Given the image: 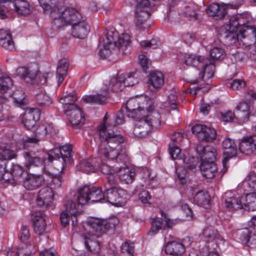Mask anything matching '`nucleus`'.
Returning a JSON list of instances; mask_svg holds the SVG:
<instances>
[{"instance_id":"obj_9","label":"nucleus","mask_w":256,"mask_h":256,"mask_svg":"<svg viewBox=\"0 0 256 256\" xmlns=\"http://www.w3.org/2000/svg\"><path fill=\"white\" fill-rule=\"evenodd\" d=\"M148 9V8L136 7L134 22L137 28L144 30L150 26Z\"/></svg>"},{"instance_id":"obj_47","label":"nucleus","mask_w":256,"mask_h":256,"mask_svg":"<svg viewBox=\"0 0 256 256\" xmlns=\"http://www.w3.org/2000/svg\"><path fill=\"white\" fill-rule=\"evenodd\" d=\"M114 42L116 43V48L119 50H122L123 52L128 46L130 42V36L127 34H122L121 36H119L116 38L114 39Z\"/></svg>"},{"instance_id":"obj_39","label":"nucleus","mask_w":256,"mask_h":256,"mask_svg":"<svg viewBox=\"0 0 256 256\" xmlns=\"http://www.w3.org/2000/svg\"><path fill=\"white\" fill-rule=\"evenodd\" d=\"M236 112L238 120L240 122H245L249 118L250 108L246 102H240L236 107Z\"/></svg>"},{"instance_id":"obj_64","label":"nucleus","mask_w":256,"mask_h":256,"mask_svg":"<svg viewBox=\"0 0 256 256\" xmlns=\"http://www.w3.org/2000/svg\"><path fill=\"white\" fill-rule=\"evenodd\" d=\"M178 103L177 92L176 91L172 92L168 95L166 104H168L172 110H176Z\"/></svg>"},{"instance_id":"obj_38","label":"nucleus","mask_w":256,"mask_h":256,"mask_svg":"<svg viewBox=\"0 0 256 256\" xmlns=\"http://www.w3.org/2000/svg\"><path fill=\"white\" fill-rule=\"evenodd\" d=\"M242 202H243L244 208L248 211L256 210V192H251L242 196Z\"/></svg>"},{"instance_id":"obj_46","label":"nucleus","mask_w":256,"mask_h":256,"mask_svg":"<svg viewBox=\"0 0 256 256\" xmlns=\"http://www.w3.org/2000/svg\"><path fill=\"white\" fill-rule=\"evenodd\" d=\"M142 182H141L142 186L148 188H154L158 184L156 178L154 176L151 177L148 170L144 172V176L142 177Z\"/></svg>"},{"instance_id":"obj_52","label":"nucleus","mask_w":256,"mask_h":256,"mask_svg":"<svg viewBox=\"0 0 256 256\" xmlns=\"http://www.w3.org/2000/svg\"><path fill=\"white\" fill-rule=\"evenodd\" d=\"M216 132L214 128L208 127L206 126L203 130V133H200V139L206 142H212L216 139Z\"/></svg>"},{"instance_id":"obj_29","label":"nucleus","mask_w":256,"mask_h":256,"mask_svg":"<svg viewBox=\"0 0 256 256\" xmlns=\"http://www.w3.org/2000/svg\"><path fill=\"white\" fill-rule=\"evenodd\" d=\"M32 221L34 232L38 234H42L46 228V220L40 212H36L32 215Z\"/></svg>"},{"instance_id":"obj_16","label":"nucleus","mask_w":256,"mask_h":256,"mask_svg":"<svg viewBox=\"0 0 256 256\" xmlns=\"http://www.w3.org/2000/svg\"><path fill=\"white\" fill-rule=\"evenodd\" d=\"M20 239L24 244L20 250H23L26 252H35L36 249L33 242L32 238L30 236L29 229L26 226L22 227Z\"/></svg>"},{"instance_id":"obj_28","label":"nucleus","mask_w":256,"mask_h":256,"mask_svg":"<svg viewBox=\"0 0 256 256\" xmlns=\"http://www.w3.org/2000/svg\"><path fill=\"white\" fill-rule=\"evenodd\" d=\"M208 59L202 56L192 54L185 56L184 62L188 66L204 68V64H208Z\"/></svg>"},{"instance_id":"obj_45","label":"nucleus","mask_w":256,"mask_h":256,"mask_svg":"<svg viewBox=\"0 0 256 256\" xmlns=\"http://www.w3.org/2000/svg\"><path fill=\"white\" fill-rule=\"evenodd\" d=\"M13 6L15 11L20 14L26 15L30 12V5L28 2L24 0H14Z\"/></svg>"},{"instance_id":"obj_32","label":"nucleus","mask_w":256,"mask_h":256,"mask_svg":"<svg viewBox=\"0 0 256 256\" xmlns=\"http://www.w3.org/2000/svg\"><path fill=\"white\" fill-rule=\"evenodd\" d=\"M220 34L221 38L227 45H232L238 40H240L242 42L243 38L240 36L241 34L236 30L235 32L232 30L226 31L222 32Z\"/></svg>"},{"instance_id":"obj_42","label":"nucleus","mask_w":256,"mask_h":256,"mask_svg":"<svg viewBox=\"0 0 256 256\" xmlns=\"http://www.w3.org/2000/svg\"><path fill=\"white\" fill-rule=\"evenodd\" d=\"M68 66V63L66 59H62L59 61L56 70V76L58 86L63 82L64 76L66 74Z\"/></svg>"},{"instance_id":"obj_49","label":"nucleus","mask_w":256,"mask_h":256,"mask_svg":"<svg viewBox=\"0 0 256 256\" xmlns=\"http://www.w3.org/2000/svg\"><path fill=\"white\" fill-rule=\"evenodd\" d=\"M226 206L230 210H236L244 208L242 196L240 198L236 197H230L226 199Z\"/></svg>"},{"instance_id":"obj_21","label":"nucleus","mask_w":256,"mask_h":256,"mask_svg":"<svg viewBox=\"0 0 256 256\" xmlns=\"http://www.w3.org/2000/svg\"><path fill=\"white\" fill-rule=\"evenodd\" d=\"M84 230L86 234L90 236L98 238L102 234V228L100 223V219L92 218L90 220L86 226Z\"/></svg>"},{"instance_id":"obj_1","label":"nucleus","mask_w":256,"mask_h":256,"mask_svg":"<svg viewBox=\"0 0 256 256\" xmlns=\"http://www.w3.org/2000/svg\"><path fill=\"white\" fill-rule=\"evenodd\" d=\"M108 118L106 115L103 118V124L98 128L100 142L98 146V153L110 160L116 158L124 161L126 159L125 148L122 144L124 138L116 132V127L113 126V122H106Z\"/></svg>"},{"instance_id":"obj_37","label":"nucleus","mask_w":256,"mask_h":256,"mask_svg":"<svg viewBox=\"0 0 256 256\" xmlns=\"http://www.w3.org/2000/svg\"><path fill=\"white\" fill-rule=\"evenodd\" d=\"M108 98V93L103 88L102 93H98L96 94L85 96L82 100L86 103H92L102 104Z\"/></svg>"},{"instance_id":"obj_4","label":"nucleus","mask_w":256,"mask_h":256,"mask_svg":"<svg viewBox=\"0 0 256 256\" xmlns=\"http://www.w3.org/2000/svg\"><path fill=\"white\" fill-rule=\"evenodd\" d=\"M77 200L80 205L88 203L104 202V192L99 187L84 185L78 190Z\"/></svg>"},{"instance_id":"obj_43","label":"nucleus","mask_w":256,"mask_h":256,"mask_svg":"<svg viewBox=\"0 0 256 256\" xmlns=\"http://www.w3.org/2000/svg\"><path fill=\"white\" fill-rule=\"evenodd\" d=\"M0 159L4 160L5 162L16 158L17 156L16 152L12 150L8 144H0Z\"/></svg>"},{"instance_id":"obj_60","label":"nucleus","mask_w":256,"mask_h":256,"mask_svg":"<svg viewBox=\"0 0 256 256\" xmlns=\"http://www.w3.org/2000/svg\"><path fill=\"white\" fill-rule=\"evenodd\" d=\"M36 100L38 104L41 107H46L52 103L50 98L44 94H37Z\"/></svg>"},{"instance_id":"obj_63","label":"nucleus","mask_w":256,"mask_h":256,"mask_svg":"<svg viewBox=\"0 0 256 256\" xmlns=\"http://www.w3.org/2000/svg\"><path fill=\"white\" fill-rule=\"evenodd\" d=\"M117 185L116 180L112 174L107 176L106 181L104 183V190H108L110 189L120 188L117 186Z\"/></svg>"},{"instance_id":"obj_6","label":"nucleus","mask_w":256,"mask_h":256,"mask_svg":"<svg viewBox=\"0 0 256 256\" xmlns=\"http://www.w3.org/2000/svg\"><path fill=\"white\" fill-rule=\"evenodd\" d=\"M125 154L126 157V160L123 161L116 158V160H112L108 159V158L104 157L103 156H100L101 158H106L108 161L114 162L119 166H116L117 170L116 172L118 173L120 181L126 184H131L135 178V172L132 171L126 166V163L128 162V157L125 151Z\"/></svg>"},{"instance_id":"obj_14","label":"nucleus","mask_w":256,"mask_h":256,"mask_svg":"<svg viewBox=\"0 0 256 256\" xmlns=\"http://www.w3.org/2000/svg\"><path fill=\"white\" fill-rule=\"evenodd\" d=\"M72 108L66 109L65 114L74 127L79 128L84 122V118L82 110L78 106H72Z\"/></svg>"},{"instance_id":"obj_57","label":"nucleus","mask_w":256,"mask_h":256,"mask_svg":"<svg viewBox=\"0 0 256 256\" xmlns=\"http://www.w3.org/2000/svg\"><path fill=\"white\" fill-rule=\"evenodd\" d=\"M100 223L102 228V233L105 230L113 229L118 224V220L116 218H112L106 220H101Z\"/></svg>"},{"instance_id":"obj_50","label":"nucleus","mask_w":256,"mask_h":256,"mask_svg":"<svg viewBox=\"0 0 256 256\" xmlns=\"http://www.w3.org/2000/svg\"><path fill=\"white\" fill-rule=\"evenodd\" d=\"M121 80H123V84L126 86H133L138 84L140 80L138 74L136 72H130L126 74V76L122 75Z\"/></svg>"},{"instance_id":"obj_62","label":"nucleus","mask_w":256,"mask_h":256,"mask_svg":"<svg viewBox=\"0 0 256 256\" xmlns=\"http://www.w3.org/2000/svg\"><path fill=\"white\" fill-rule=\"evenodd\" d=\"M181 160L185 164L186 167L192 170L196 169L198 164V159L194 156L185 158Z\"/></svg>"},{"instance_id":"obj_20","label":"nucleus","mask_w":256,"mask_h":256,"mask_svg":"<svg viewBox=\"0 0 256 256\" xmlns=\"http://www.w3.org/2000/svg\"><path fill=\"white\" fill-rule=\"evenodd\" d=\"M222 146L224 149V158L222 160V164L224 166L226 167L228 159L236 156V146L234 140L226 138L223 140Z\"/></svg>"},{"instance_id":"obj_33","label":"nucleus","mask_w":256,"mask_h":256,"mask_svg":"<svg viewBox=\"0 0 256 256\" xmlns=\"http://www.w3.org/2000/svg\"><path fill=\"white\" fill-rule=\"evenodd\" d=\"M122 75L118 78L112 77L110 81L104 84V88L108 93V90H112L116 92H120L124 88L125 85L123 84V80H121Z\"/></svg>"},{"instance_id":"obj_19","label":"nucleus","mask_w":256,"mask_h":256,"mask_svg":"<svg viewBox=\"0 0 256 256\" xmlns=\"http://www.w3.org/2000/svg\"><path fill=\"white\" fill-rule=\"evenodd\" d=\"M60 10L61 16L66 20L67 24L72 26L83 20L80 13L74 8H66Z\"/></svg>"},{"instance_id":"obj_36","label":"nucleus","mask_w":256,"mask_h":256,"mask_svg":"<svg viewBox=\"0 0 256 256\" xmlns=\"http://www.w3.org/2000/svg\"><path fill=\"white\" fill-rule=\"evenodd\" d=\"M17 74L21 77L26 82L29 83L35 79L38 75L36 70H30L24 67H20L16 70Z\"/></svg>"},{"instance_id":"obj_35","label":"nucleus","mask_w":256,"mask_h":256,"mask_svg":"<svg viewBox=\"0 0 256 256\" xmlns=\"http://www.w3.org/2000/svg\"><path fill=\"white\" fill-rule=\"evenodd\" d=\"M206 12L208 16L216 17V20L223 18L226 14V9L216 4H212L209 6L206 10Z\"/></svg>"},{"instance_id":"obj_27","label":"nucleus","mask_w":256,"mask_h":256,"mask_svg":"<svg viewBox=\"0 0 256 256\" xmlns=\"http://www.w3.org/2000/svg\"><path fill=\"white\" fill-rule=\"evenodd\" d=\"M90 30V26L84 20L72 26V34L78 38H84Z\"/></svg>"},{"instance_id":"obj_22","label":"nucleus","mask_w":256,"mask_h":256,"mask_svg":"<svg viewBox=\"0 0 256 256\" xmlns=\"http://www.w3.org/2000/svg\"><path fill=\"white\" fill-rule=\"evenodd\" d=\"M53 201L52 190L49 187H44L38 192L36 202L40 207L46 208Z\"/></svg>"},{"instance_id":"obj_31","label":"nucleus","mask_w":256,"mask_h":256,"mask_svg":"<svg viewBox=\"0 0 256 256\" xmlns=\"http://www.w3.org/2000/svg\"><path fill=\"white\" fill-rule=\"evenodd\" d=\"M13 89L9 92V96L14 100V102L18 106H23L27 104L24 92L20 87L12 86Z\"/></svg>"},{"instance_id":"obj_41","label":"nucleus","mask_w":256,"mask_h":256,"mask_svg":"<svg viewBox=\"0 0 256 256\" xmlns=\"http://www.w3.org/2000/svg\"><path fill=\"white\" fill-rule=\"evenodd\" d=\"M77 100V96L74 91L66 94L60 98L59 101L60 104L64 106V110L66 109L72 108V106H78L74 104Z\"/></svg>"},{"instance_id":"obj_55","label":"nucleus","mask_w":256,"mask_h":256,"mask_svg":"<svg viewBox=\"0 0 256 256\" xmlns=\"http://www.w3.org/2000/svg\"><path fill=\"white\" fill-rule=\"evenodd\" d=\"M202 234L205 238H208V241L217 240L221 239L218 232L212 227H207L204 228Z\"/></svg>"},{"instance_id":"obj_11","label":"nucleus","mask_w":256,"mask_h":256,"mask_svg":"<svg viewBox=\"0 0 256 256\" xmlns=\"http://www.w3.org/2000/svg\"><path fill=\"white\" fill-rule=\"evenodd\" d=\"M178 16H184L186 18H194L197 19V14L194 9L190 6L181 8L177 13L175 10H170L168 14V21L176 24L179 22Z\"/></svg>"},{"instance_id":"obj_25","label":"nucleus","mask_w":256,"mask_h":256,"mask_svg":"<svg viewBox=\"0 0 256 256\" xmlns=\"http://www.w3.org/2000/svg\"><path fill=\"white\" fill-rule=\"evenodd\" d=\"M166 254L174 256H181L186 251L185 246L176 240H170L166 242L164 248Z\"/></svg>"},{"instance_id":"obj_8","label":"nucleus","mask_w":256,"mask_h":256,"mask_svg":"<svg viewBox=\"0 0 256 256\" xmlns=\"http://www.w3.org/2000/svg\"><path fill=\"white\" fill-rule=\"evenodd\" d=\"M126 194V191L121 188L104 190V202L118 206L123 203Z\"/></svg>"},{"instance_id":"obj_59","label":"nucleus","mask_w":256,"mask_h":256,"mask_svg":"<svg viewBox=\"0 0 256 256\" xmlns=\"http://www.w3.org/2000/svg\"><path fill=\"white\" fill-rule=\"evenodd\" d=\"M244 184H247L250 190L256 192V174L253 172H250L246 177Z\"/></svg>"},{"instance_id":"obj_58","label":"nucleus","mask_w":256,"mask_h":256,"mask_svg":"<svg viewBox=\"0 0 256 256\" xmlns=\"http://www.w3.org/2000/svg\"><path fill=\"white\" fill-rule=\"evenodd\" d=\"M13 4L12 0H0V17L2 19L7 18L6 14L10 10V6Z\"/></svg>"},{"instance_id":"obj_56","label":"nucleus","mask_w":256,"mask_h":256,"mask_svg":"<svg viewBox=\"0 0 256 256\" xmlns=\"http://www.w3.org/2000/svg\"><path fill=\"white\" fill-rule=\"evenodd\" d=\"M211 60H220L224 58L226 56L224 50L220 47L214 46L210 51Z\"/></svg>"},{"instance_id":"obj_2","label":"nucleus","mask_w":256,"mask_h":256,"mask_svg":"<svg viewBox=\"0 0 256 256\" xmlns=\"http://www.w3.org/2000/svg\"><path fill=\"white\" fill-rule=\"evenodd\" d=\"M72 146L68 144L62 146L60 149L53 150L52 153L54 156L45 152H24L23 153L24 165L27 168L32 166H38L48 160L50 162H53L54 166L61 172L65 166L72 162Z\"/></svg>"},{"instance_id":"obj_61","label":"nucleus","mask_w":256,"mask_h":256,"mask_svg":"<svg viewBox=\"0 0 256 256\" xmlns=\"http://www.w3.org/2000/svg\"><path fill=\"white\" fill-rule=\"evenodd\" d=\"M163 220L162 218H156L152 222V228L148 232L150 235H154L162 229Z\"/></svg>"},{"instance_id":"obj_17","label":"nucleus","mask_w":256,"mask_h":256,"mask_svg":"<svg viewBox=\"0 0 256 256\" xmlns=\"http://www.w3.org/2000/svg\"><path fill=\"white\" fill-rule=\"evenodd\" d=\"M237 236L246 246L254 248L256 246V234L254 232L247 228H242L238 230Z\"/></svg>"},{"instance_id":"obj_44","label":"nucleus","mask_w":256,"mask_h":256,"mask_svg":"<svg viewBox=\"0 0 256 256\" xmlns=\"http://www.w3.org/2000/svg\"><path fill=\"white\" fill-rule=\"evenodd\" d=\"M51 16L53 18L52 27L54 30L58 29L67 25L66 20L61 16L60 10H56L51 12Z\"/></svg>"},{"instance_id":"obj_34","label":"nucleus","mask_w":256,"mask_h":256,"mask_svg":"<svg viewBox=\"0 0 256 256\" xmlns=\"http://www.w3.org/2000/svg\"><path fill=\"white\" fill-rule=\"evenodd\" d=\"M200 169L204 176L211 178L214 176L217 172V166L214 162H202Z\"/></svg>"},{"instance_id":"obj_51","label":"nucleus","mask_w":256,"mask_h":256,"mask_svg":"<svg viewBox=\"0 0 256 256\" xmlns=\"http://www.w3.org/2000/svg\"><path fill=\"white\" fill-rule=\"evenodd\" d=\"M12 81L10 77L4 76L0 78V91L1 93H8L13 89Z\"/></svg>"},{"instance_id":"obj_54","label":"nucleus","mask_w":256,"mask_h":256,"mask_svg":"<svg viewBox=\"0 0 256 256\" xmlns=\"http://www.w3.org/2000/svg\"><path fill=\"white\" fill-rule=\"evenodd\" d=\"M84 244L86 248L90 252H98L100 250V245L98 241L92 240L91 238L84 236Z\"/></svg>"},{"instance_id":"obj_24","label":"nucleus","mask_w":256,"mask_h":256,"mask_svg":"<svg viewBox=\"0 0 256 256\" xmlns=\"http://www.w3.org/2000/svg\"><path fill=\"white\" fill-rule=\"evenodd\" d=\"M239 150L247 155L254 153L256 151V135L244 138L239 144Z\"/></svg>"},{"instance_id":"obj_40","label":"nucleus","mask_w":256,"mask_h":256,"mask_svg":"<svg viewBox=\"0 0 256 256\" xmlns=\"http://www.w3.org/2000/svg\"><path fill=\"white\" fill-rule=\"evenodd\" d=\"M148 84L154 89H159L164 84V78L162 74L160 72H154L150 74Z\"/></svg>"},{"instance_id":"obj_10","label":"nucleus","mask_w":256,"mask_h":256,"mask_svg":"<svg viewBox=\"0 0 256 256\" xmlns=\"http://www.w3.org/2000/svg\"><path fill=\"white\" fill-rule=\"evenodd\" d=\"M196 150L200 156L202 162H214L216 159V151L212 146L200 143Z\"/></svg>"},{"instance_id":"obj_18","label":"nucleus","mask_w":256,"mask_h":256,"mask_svg":"<svg viewBox=\"0 0 256 256\" xmlns=\"http://www.w3.org/2000/svg\"><path fill=\"white\" fill-rule=\"evenodd\" d=\"M60 10L61 16L66 20L67 24L72 26L83 20L80 13L74 8H66Z\"/></svg>"},{"instance_id":"obj_26","label":"nucleus","mask_w":256,"mask_h":256,"mask_svg":"<svg viewBox=\"0 0 256 256\" xmlns=\"http://www.w3.org/2000/svg\"><path fill=\"white\" fill-rule=\"evenodd\" d=\"M126 108L128 116L133 118L140 117L144 112V108L138 106V102L135 99L128 100L126 104Z\"/></svg>"},{"instance_id":"obj_53","label":"nucleus","mask_w":256,"mask_h":256,"mask_svg":"<svg viewBox=\"0 0 256 256\" xmlns=\"http://www.w3.org/2000/svg\"><path fill=\"white\" fill-rule=\"evenodd\" d=\"M194 200L198 205L204 206L208 204V196L203 190L196 192Z\"/></svg>"},{"instance_id":"obj_7","label":"nucleus","mask_w":256,"mask_h":256,"mask_svg":"<svg viewBox=\"0 0 256 256\" xmlns=\"http://www.w3.org/2000/svg\"><path fill=\"white\" fill-rule=\"evenodd\" d=\"M118 36V32L115 30H108L103 40L102 46L100 48L99 54L100 56L104 58L108 56L112 50L116 48V43L114 39Z\"/></svg>"},{"instance_id":"obj_48","label":"nucleus","mask_w":256,"mask_h":256,"mask_svg":"<svg viewBox=\"0 0 256 256\" xmlns=\"http://www.w3.org/2000/svg\"><path fill=\"white\" fill-rule=\"evenodd\" d=\"M98 156L99 158L97 159V162L94 163V165L88 160H84L80 163V168L84 172L88 174L90 172H94L95 171V168L100 166L99 161L102 160H108L106 158H101L100 154H98Z\"/></svg>"},{"instance_id":"obj_13","label":"nucleus","mask_w":256,"mask_h":256,"mask_svg":"<svg viewBox=\"0 0 256 256\" xmlns=\"http://www.w3.org/2000/svg\"><path fill=\"white\" fill-rule=\"evenodd\" d=\"M182 139L183 136L181 133L178 132H174L171 138V142L169 144V152L173 160H181L184 157L180 148L177 146L182 141Z\"/></svg>"},{"instance_id":"obj_23","label":"nucleus","mask_w":256,"mask_h":256,"mask_svg":"<svg viewBox=\"0 0 256 256\" xmlns=\"http://www.w3.org/2000/svg\"><path fill=\"white\" fill-rule=\"evenodd\" d=\"M208 64H204V68H202V70L200 72L198 69L194 70V74L196 76L194 78L190 80V82L192 84L196 83L200 80L203 78L204 74L207 75L208 78H210L214 74L215 70V66L212 62V60H208Z\"/></svg>"},{"instance_id":"obj_3","label":"nucleus","mask_w":256,"mask_h":256,"mask_svg":"<svg viewBox=\"0 0 256 256\" xmlns=\"http://www.w3.org/2000/svg\"><path fill=\"white\" fill-rule=\"evenodd\" d=\"M139 118L140 120L135 124L133 130L134 135L138 138H145L152 128L157 129L160 126V116L158 112H154Z\"/></svg>"},{"instance_id":"obj_12","label":"nucleus","mask_w":256,"mask_h":256,"mask_svg":"<svg viewBox=\"0 0 256 256\" xmlns=\"http://www.w3.org/2000/svg\"><path fill=\"white\" fill-rule=\"evenodd\" d=\"M40 112L38 108H28L22 118V122L27 130L32 128L36 122L40 118Z\"/></svg>"},{"instance_id":"obj_15","label":"nucleus","mask_w":256,"mask_h":256,"mask_svg":"<svg viewBox=\"0 0 256 256\" xmlns=\"http://www.w3.org/2000/svg\"><path fill=\"white\" fill-rule=\"evenodd\" d=\"M44 182L43 176L30 174L24 179L22 185L26 190H33L41 186Z\"/></svg>"},{"instance_id":"obj_30","label":"nucleus","mask_w":256,"mask_h":256,"mask_svg":"<svg viewBox=\"0 0 256 256\" xmlns=\"http://www.w3.org/2000/svg\"><path fill=\"white\" fill-rule=\"evenodd\" d=\"M0 46L8 50L15 49L12 35L8 30H0Z\"/></svg>"},{"instance_id":"obj_5","label":"nucleus","mask_w":256,"mask_h":256,"mask_svg":"<svg viewBox=\"0 0 256 256\" xmlns=\"http://www.w3.org/2000/svg\"><path fill=\"white\" fill-rule=\"evenodd\" d=\"M250 18L246 15L238 14V29L243 38V44L250 46L256 40V28L246 25Z\"/></svg>"}]
</instances>
